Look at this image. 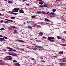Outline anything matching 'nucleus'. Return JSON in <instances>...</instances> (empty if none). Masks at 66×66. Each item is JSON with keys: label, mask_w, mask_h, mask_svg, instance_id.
<instances>
[{"label": "nucleus", "mask_w": 66, "mask_h": 66, "mask_svg": "<svg viewBox=\"0 0 66 66\" xmlns=\"http://www.w3.org/2000/svg\"><path fill=\"white\" fill-rule=\"evenodd\" d=\"M54 39V38L53 37H49L47 38V40H50V42H54V40H53Z\"/></svg>", "instance_id": "nucleus-1"}, {"label": "nucleus", "mask_w": 66, "mask_h": 66, "mask_svg": "<svg viewBox=\"0 0 66 66\" xmlns=\"http://www.w3.org/2000/svg\"><path fill=\"white\" fill-rule=\"evenodd\" d=\"M14 10H15V12H18V10H20V9L19 8H14Z\"/></svg>", "instance_id": "nucleus-2"}, {"label": "nucleus", "mask_w": 66, "mask_h": 66, "mask_svg": "<svg viewBox=\"0 0 66 66\" xmlns=\"http://www.w3.org/2000/svg\"><path fill=\"white\" fill-rule=\"evenodd\" d=\"M16 41H17V42H21V43H24V41H23L21 40H16Z\"/></svg>", "instance_id": "nucleus-3"}, {"label": "nucleus", "mask_w": 66, "mask_h": 66, "mask_svg": "<svg viewBox=\"0 0 66 66\" xmlns=\"http://www.w3.org/2000/svg\"><path fill=\"white\" fill-rule=\"evenodd\" d=\"M19 12L20 13H24V11L22 9H21L19 11Z\"/></svg>", "instance_id": "nucleus-4"}, {"label": "nucleus", "mask_w": 66, "mask_h": 66, "mask_svg": "<svg viewBox=\"0 0 66 66\" xmlns=\"http://www.w3.org/2000/svg\"><path fill=\"white\" fill-rule=\"evenodd\" d=\"M7 57H8V58H7L8 59V60H12V57L10 56H7Z\"/></svg>", "instance_id": "nucleus-5"}, {"label": "nucleus", "mask_w": 66, "mask_h": 66, "mask_svg": "<svg viewBox=\"0 0 66 66\" xmlns=\"http://www.w3.org/2000/svg\"><path fill=\"white\" fill-rule=\"evenodd\" d=\"M7 49H9V50H10L11 51H13V50L12 48H11L10 47H7Z\"/></svg>", "instance_id": "nucleus-6"}, {"label": "nucleus", "mask_w": 66, "mask_h": 66, "mask_svg": "<svg viewBox=\"0 0 66 66\" xmlns=\"http://www.w3.org/2000/svg\"><path fill=\"white\" fill-rule=\"evenodd\" d=\"M9 55H13V56H17V55L16 54H9Z\"/></svg>", "instance_id": "nucleus-7"}, {"label": "nucleus", "mask_w": 66, "mask_h": 66, "mask_svg": "<svg viewBox=\"0 0 66 66\" xmlns=\"http://www.w3.org/2000/svg\"><path fill=\"white\" fill-rule=\"evenodd\" d=\"M3 40H5V39L3 38H0V41H2V42H3Z\"/></svg>", "instance_id": "nucleus-8"}, {"label": "nucleus", "mask_w": 66, "mask_h": 66, "mask_svg": "<svg viewBox=\"0 0 66 66\" xmlns=\"http://www.w3.org/2000/svg\"><path fill=\"white\" fill-rule=\"evenodd\" d=\"M5 20H7V21H11V22H13V21L11 20H8L7 19H5Z\"/></svg>", "instance_id": "nucleus-9"}, {"label": "nucleus", "mask_w": 66, "mask_h": 66, "mask_svg": "<svg viewBox=\"0 0 66 66\" xmlns=\"http://www.w3.org/2000/svg\"><path fill=\"white\" fill-rule=\"evenodd\" d=\"M45 21H47L48 22H50V20L47 18H45Z\"/></svg>", "instance_id": "nucleus-10"}, {"label": "nucleus", "mask_w": 66, "mask_h": 66, "mask_svg": "<svg viewBox=\"0 0 66 66\" xmlns=\"http://www.w3.org/2000/svg\"><path fill=\"white\" fill-rule=\"evenodd\" d=\"M20 64L17 63H16L15 65V66H20Z\"/></svg>", "instance_id": "nucleus-11"}, {"label": "nucleus", "mask_w": 66, "mask_h": 66, "mask_svg": "<svg viewBox=\"0 0 66 66\" xmlns=\"http://www.w3.org/2000/svg\"><path fill=\"white\" fill-rule=\"evenodd\" d=\"M47 5V4H44L43 6L45 7H48V6Z\"/></svg>", "instance_id": "nucleus-12"}, {"label": "nucleus", "mask_w": 66, "mask_h": 66, "mask_svg": "<svg viewBox=\"0 0 66 66\" xmlns=\"http://www.w3.org/2000/svg\"><path fill=\"white\" fill-rule=\"evenodd\" d=\"M39 3L40 4H41V5H42V4H43V3H44V2H39Z\"/></svg>", "instance_id": "nucleus-13"}, {"label": "nucleus", "mask_w": 66, "mask_h": 66, "mask_svg": "<svg viewBox=\"0 0 66 66\" xmlns=\"http://www.w3.org/2000/svg\"><path fill=\"white\" fill-rule=\"evenodd\" d=\"M50 14H51V15H52L53 16H55V13L54 12H51L50 13Z\"/></svg>", "instance_id": "nucleus-14"}, {"label": "nucleus", "mask_w": 66, "mask_h": 66, "mask_svg": "<svg viewBox=\"0 0 66 66\" xmlns=\"http://www.w3.org/2000/svg\"><path fill=\"white\" fill-rule=\"evenodd\" d=\"M64 53V52L63 51H60L59 52V53H60V54H63V53Z\"/></svg>", "instance_id": "nucleus-15"}, {"label": "nucleus", "mask_w": 66, "mask_h": 66, "mask_svg": "<svg viewBox=\"0 0 66 66\" xmlns=\"http://www.w3.org/2000/svg\"><path fill=\"white\" fill-rule=\"evenodd\" d=\"M38 34H40L41 35V36H43V33L42 32H39L38 33Z\"/></svg>", "instance_id": "nucleus-16"}, {"label": "nucleus", "mask_w": 66, "mask_h": 66, "mask_svg": "<svg viewBox=\"0 0 66 66\" xmlns=\"http://www.w3.org/2000/svg\"><path fill=\"white\" fill-rule=\"evenodd\" d=\"M63 65V63H61L60 64V65L61 66H62Z\"/></svg>", "instance_id": "nucleus-17"}, {"label": "nucleus", "mask_w": 66, "mask_h": 66, "mask_svg": "<svg viewBox=\"0 0 66 66\" xmlns=\"http://www.w3.org/2000/svg\"><path fill=\"white\" fill-rule=\"evenodd\" d=\"M11 19H15V17H11L10 18Z\"/></svg>", "instance_id": "nucleus-18"}, {"label": "nucleus", "mask_w": 66, "mask_h": 66, "mask_svg": "<svg viewBox=\"0 0 66 66\" xmlns=\"http://www.w3.org/2000/svg\"><path fill=\"white\" fill-rule=\"evenodd\" d=\"M56 11V10L55 9H54L52 10V11L53 12H55Z\"/></svg>", "instance_id": "nucleus-19"}, {"label": "nucleus", "mask_w": 66, "mask_h": 66, "mask_svg": "<svg viewBox=\"0 0 66 66\" xmlns=\"http://www.w3.org/2000/svg\"><path fill=\"white\" fill-rule=\"evenodd\" d=\"M8 3H13V2H12V1H9Z\"/></svg>", "instance_id": "nucleus-20"}, {"label": "nucleus", "mask_w": 66, "mask_h": 66, "mask_svg": "<svg viewBox=\"0 0 66 66\" xmlns=\"http://www.w3.org/2000/svg\"><path fill=\"white\" fill-rule=\"evenodd\" d=\"M57 38H58V39H61V37L59 36H57Z\"/></svg>", "instance_id": "nucleus-21"}, {"label": "nucleus", "mask_w": 66, "mask_h": 66, "mask_svg": "<svg viewBox=\"0 0 66 66\" xmlns=\"http://www.w3.org/2000/svg\"><path fill=\"white\" fill-rule=\"evenodd\" d=\"M5 23H9V21H6L4 22Z\"/></svg>", "instance_id": "nucleus-22"}, {"label": "nucleus", "mask_w": 66, "mask_h": 66, "mask_svg": "<svg viewBox=\"0 0 66 66\" xmlns=\"http://www.w3.org/2000/svg\"><path fill=\"white\" fill-rule=\"evenodd\" d=\"M4 61H7L8 60V59L7 58H4Z\"/></svg>", "instance_id": "nucleus-23"}, {"label": "nucleus", "mask_w": 66, "mask_h": 66, "mask_svg": "<svg viewBox=\"0 0 66 66\" xmlns=\"http://www.w3.org/2000/svg\"><path fill=\"white\" fill-rule=\"evenodd\" d=\"M35 17V15L32 16H31V18H34Z\"/></svg>", "instance_id": "nucleus-24"}, {"label": "nucleus", "mask_w": 66, "mask_h": 66, "mask_svg": "<svg viewBox=\"0 0 66 66\" xmlns=\"http://www.w3.org/2000/svg\"><path fill=\"white\" fill-rule=\"evenodd\" d=\"M3 64H4V63L2 62H0V65H3Z\"/></svg>", "instance_id": "nucleus-25"}, {"label": "nucleus", "mask_w": 66, "mask_h": 66, "mask_svg": "<svg viewBox=\"0 0 66 66\" xmlns=\"http://www.w3.org/2000/svg\"><path fill=\"white\" fill-rule=\"evenodd\" d=\"M19 50H21V51H24V50L22 48L20 49Z\"/></svg>", "instance_id": "nucleus-26"}, {"label": "nucleus", "mask_w": 66, "mask_h": 66, "mask_svg": "<svg viewBox=\"0 0 66 66\" xmlns=\"http://www.w3.org/2000/svg\"><path fill=\"white\" fill-rule=\"evenodd\" d=\"M3 38H5V39H7V38L5 36Z\"/></svg>", "instance_id": "nucleus-27"}, {"label": "nucleus", "mask_w": 66, "mask_h": 66, "mask_svg": "<svg viewBox=\"0 0 66 66\" xmlns=\"http://www.w3.org/2000/svg\"><path fill=\"white\" fill-rule=\"evenodd\" d=\"M36 47H38V48H42L43 47L41 46H35Z\"/></svg>", "instance_id": "nucleus-28"}, {"label": "nucleus", "mask_w": 66, "mask_h": 66, "mask_svg": "<svg viewBox=\"0 0 66 66\" xmlns=\"http://www.w3.org/2000/svg\"><path fill=\"white\" fill-rule=\"evenodd\" d=\"M40 27H41L39 25L37 26V28L38 29V28H40Z\"/></svg>", "instance_id": "nucleus-29"}, {"label": "nucleus", "mask_w": 66, "mask_h": 66, "mask_svg": "<svg viewBox=\"0 0 66 66\" xmlns=\"http://www.w3.org/2000/svg\"><path fill=\"white\" fill-rule=\"evenodd\" d=\"M14 33H16V32L17 31V30H14Z\"/></svg>", "instance_id": "nucleus-30"}, {"label": "nucleus", "mask_w": 66, "mask_h": 66, "mask_svg": "<svg viewBox=\"0 0 66 66\" xmlns=\"http://www.w3.org/2000/svg\"><path fill=\"white\" fill-rule=\"evenodd\" d=\"M28 28L29 29H32V28L30 26H28Z\"/></svg>", "instance_id": "nucleus-31"}, {"label": "nucleus", "mask_w": 66, "mask_h": 66, "mask_svg": "<svg viewBox=\"0 0 66 66\" xmlns=\"http://www.w3.org/2000/svg\"><path fill=\"white\" fill-rule=\"evenodd\" d=\"M11 27H12V28H16V27L15 26H11Z\"/></svg>", "instance_id": "nucleus-32"}, {"label": "nucleus", "mask_w": 66, "mask_h": 66, "mask_svg": "<svg viewBox=\"0 0 66 66\" xmlns=\"http://www.w3.org/2000/svg\"><path fill=\"white\" fill-rule=\"evenodd\" d=\"M36 41L37 42H41V41L40 40H36Z\"/></svg>", "instance_id": "nucleus-33"}, {"label": "nucleus", "mask_w": 66, "mask_h": 66, "mask_svg": "<svg viewBox=\"0 0 66 66\" xmlns=\"http://www.w3.org/2000/svg\"><path fill=\"white\" fill-rule=\"evenodd\" d=\"M4 28H1L0 30L1 31H2L3 30H4Z\"/></svg>", "instance_id": "nucleus-34"}, {"label": "nucleus", "mask_w": 66, "mask_h": 66, "mask_svg": "<svg viewBox=\"0 0 66 66\" xmlns=\"http://www.w3.org/2000/svg\"><path fill=\"white\" fill-rule=\"evenodd\" d=\"M40 7H44V6L40 5Z\"/></svg>", "instance_id": "nucleus-35"}, {"label": "nucleus", "mask_w": 66, "mask_h": 66, "mask_svg": "<svg viewBox=\"0 0 66 66\" xmlns=\"http://www.w3.org/2000/svg\"><path fill=\"white\" fill-rule=\"evenodd\" d=\"M11 14H13V15L14 14V13H13V12H11L10 13Z\"/></svg>", "instance_id": "nucleus-36"}, {"label": "nucleus", "mask_w": 66, "mask_h": 66, "mask_svg": "<svg viewBox=\"0 0 66 66\" xmlns=\"http://www.w3.org/2000/svg\"><path fill=\"white\" fill-rule=\"evenodd\" d=\"M3 51H6V49H3Z\"/></svg>", "instance_id": "nucleus-37"}, {"label": "nucleus", "mask_w": 66, "mask_h": 66, "mask_svg": "<svg viewBox=\"0 0 66 66\" xmlns=\"http://www.w3.org/2000/svg\"><path fill=\"white\" fill-rule=\"evenodd\" d=\"M8 29L9 30H12V28H8Z\"/></svg>", "instance_id": "nucleus-38"}, {"label": "nucleus", "mask_w": 66, "mask_h": 66, "mask_svg": "<svg viewBox=\"0 0 66 66\" xmlns=\"http://www.w3.org/2000/svg\"><path fill=\"white\" fill-rule=\"evenodd\" d=\"M18 14V13H14V15H17Z\"/></svg>", "instance_id": "nucleus-39"}, {"label": "nucleus", "mask_w": 66, "mask_h": 66, "mask_svg": "<svg viewBox=\"0 0 66 66\" xmlns=\"http://www.w3.org/2000/svg\"><path fill=\"white\" fill-rule=\"evenodd\" d=\"M36 1H41V2H42V1H43L42 0H36Z\"/></svg>", "instance_id": "nucleus-40"}, {"label": "nucleus", "mask_w": 66, "mask_h": 66, "mask_svg": "<svg viewBox=\"0 0 66 66\" xmlns=\"http://www.w3.org/2000/svg\"><path fill=\"white\" fill-rule=\"evenodd\" d=\"M33 49L34 50H36V49H37V48H34Z\"/></svg>", "instance_id": "nucleus-41"}, {"label": "nucleus", "mask_w": 66, "mask_h": 66, "mask_svg": "<svg viewBox=\"0 0 66 66\" xmlns=\"http://www.w3.org/2000/svg\"><path fill=\"white\" fill-rule=\"evenodd\" d=\"M13 51H14V52H15V51H16V50H13Z\"/></svg>", "instance_id": "nucleus-42"}, {"label": "nucleus", "mask_w": 66, "mask_h": 66, "mask_svg": "<svg viewBox=\"0 0 66 66\" xmlns=\"http://www.w3.org/2000/svg\"><path fill=\"white\" fill-rule=\"evenodd\" d=\"M13 62H14L15 63L16 62H17V61H16V60H13Z\"/></svg>", "instance_id": "nucleus-43"}, {"label": "nucleus", "mask_w": 66, "mask_h": 66, "mask_svg": "<svg viewBox=\"0 0 66 66\" xmlns=\"http://www.w3.org/2000/svg\"><path fill=\"white\" fill-rule=\"evenodd\" d=\"M54 57H57V56H54Z\"/></svg>", "instance_id": "nucleus-44"}, {"label": "nucleus", "mask_w": 66, "mask_h": 66, "mask_svg": "<svg viewBox=\"0 0 66 66\" xmlns=\"http://www.w3.org/2000/svg\"><path fill=\"white\" fill-rule=\"evenodd\" d=\"M42 13L43 14H46V12H43Z\"/></svg>", "instance_id": "nucleus-45"}, {"label": "nucleus", "mask_w": 66, "mask_h": 66, "mask_svg": "<svg viewBox=\"0 0 66 66\" xmlns=\"http://www.w3.org/2000/svg\"><path fill=\"white\" fill-rule=\"evenodd\" d=\"M12 12H16L15 11V10H12Z\"/></svg>", "instance_id": "nucleus-46"}, {"label": "nucleus", "mask_w": 66, "mask_h": 66, "mask_svg": "<svg viewBox=\"0 0 66 66\" xmlns=\"http://www.w3.org/2000/svg\"><path fill=\"white\" fill-rule=\"evenodd\" d=\"M23 24L24 25H25V24H26V23L25 22H24L23 23Z\"/></svg>", "instance_id": "nucleus-47"}, {"label": "nucleus", "mask_w": 66, "mask_h": 66, "mask_svg": "<svg viewBox=\"0 0 66 66\" xmlns=\"http://www.w3.org/2000/svg\"><path fill=\"white\" fill-rule=\"evenodd\" d=\"M37 13H41L40 12L37 11Z\"/></svg>", "instance_id": "nucleus-48"}, {"label": "nucleus", "mask_w": 66, "mask_h": 66, "mask_svg": "<svg viewBox=\"0 0 66 66\" xmlns=\"http://www.w3.org/2000/svg\"><path fill=\"white\" fill-rule=\"evenodd\" d=\"M3 20H2L0 22H1V23H2V22H3Z\"/></svg>", "instance_id": "nucleus-49"}, {"label": "nucleus", "mask_w": 66, "mask_h": 66, "mask_svg": "<svg viewBox=\"0 0 66 66\" xmlns=\"http://www.w3.org/2000/svg\"><path fill=\"white\" fill-rule=\"evenodd\" d=\"M0 37H3V36L0 35Z\"/></svg>", "instance_id": "nucleus-50"}, {"label": "nucleus", "mask_w": 66, "mask_h": 66, "mask_svg": "<svg viewBox=\"0 0 66 66\" xmlns=\"http://www.w3.org/2000/svg\"><path fill=\"white\" fill-rule=\"evenodd\" d=\"M11 11H9V12H8V13H9H9H11Z\"/></svg>", "instance_id": "nucleus-51"}, {"label": "nucleus", "mask_w": 66, "mask_h": 66, "mask_svg": "<svg viewBox=\"0 0 66 66\" xmlns=\"http://www.w3.org/2000/svg\"><path fill=\"white\" fill-rule=\"evenodd\" d=\"M31 59H32V60H34V59L33 58H31Z\"/></svg>", "instance_id": "nucleus-52"}, {"label": "nucleus", "mask_w": 66, "mask_h": 66, "mask_svg": "<svg viewBox=\"0 0 66 66\" xmlns=\"http://www.w3.org/2000/svg\"><path fill=\"white\" fill-rule=\"evenodd\" d=\"M43 38H44L45 39L46 38V37H43Z\"/></svg>", "instance_id": "nucleus-53"}, {"label": "nucleus", "mask_w": 66, "mask_h": 66, "mask_svg": "<svg viewBox=\"0 0 66 66\" xmlns=\"http://www.w3.org/2000/svg\"><path fill=\"white\" fill-rule=\"evenodd\" d=\"M64 33L65 34H66V31H64Z\"/></svg>", "instance_id": "nucleus-54"}, {"label": "nucleus", "mask_w": 66, "mask_h": 66, "mask_svg": "<svg viewBox=\"0 0 66 66\" xmlns=\"http://www.w3.org/2000/svg\"><path fill=\"white\" fill-rule=\"evenodd\" d=\"M26 5H27V6H29V4H26Z\"/></svg>", "instance_id": "nucleus-55"}, {"label": "nucleus", "mask_w": 66, "mask_h": 66, "mask_svg": "<svg viewBox=\"0 0 66 66\" xmlns=\"http://www.w3.org/2000/svg\"><path fill=\"white\" fill-rule=\"evenodd\" d=\"M46 14H49V12H47L46 13Z\"/></svg>", "instance_id": "nucleus-56"}, {"label": "nucleus", "mask_w": 66, "mask_h": 66, "mask_svg": "<svg viewBox=\"0 0 66 66\" xmlns=\"http://www.w3.org/2000/svg\"><path fill=\"white\" fill-rule=\"evenodd\" d=\"M4 10H5V9H2V11H4Z\"/></svg>", "instance_id": "nucleus-57"}, {"label": "nucleus", "mask_w": 66, "mask_h": 66, "mask_svg": "<svg viewBox=\"0 0 66 66\" xmlns=\"http://www.w3.org/2000/svg\"><path fill=\"white\" fill-rule=\"evenodd\" d=\"M64 40V39H61V40Z\"/></svg>", "instance_id": "nucleus-58"}, {"label": "nucleus", "mask_w": 66, "mask_h": 66, "mask_svg": "<svg viewBox=\"0 0 66 66\" xmlns=\"http://www.w3.org/2000/svg\"><path fill=\"white\" fill-rule=\"evenodd\" d=\"M23 1H27V0H23Z\"/></svg>", "instance_id": "nucleus-59"}, {"label": "nucleus", "mask_w": 66, "mask_h": 66, "mask_svg": "<svg viewBox=\"0 0 66 66\" xmlns=\"http://www.w3.org/2000/svg\"><path fill=\"white\" fill-rule=\"evenodd\" d=\"M5 1H7V0H4Z\"/></svg>", "instance_id": "nucleus-60"}, {"label": "nucleus", "mask_w": 66, "mask_h": 66, "mask_svg": "<svg viewBox=\"0 0 66 66\" xmlns=\"http://www.w3.org/2000/svg\"><path fill=\"white\" fill-rule=\"evenodd\" d=\"M0 16H2V14L0 13Z\"/></svg>", "instance_id": "nucleus-61"}, {"label": "nucleus", "mask_w": 66, "mask_h": 66, "mask_svg": "<svg viewBox=\"0 0 66 66\" xmlns=\"http://www.w3.org/2000/svg\"><path fill=\"white\" fill-rule=\"evenodd\" d=\"M8 51L11 52V51L10 50H8Z\"/></svg>", "instance_id": "nucleus-62"}, {"label": "nucleus", "mask_w": 66, "mask_h": 66, "mask_svg": "<svg viewBox=\"0 0 66 66\" xmlns=\"http://www.w3.org/2000/svg\"><path fill=\"white\" fill-rule=\"evenodd\" d=\"M40 59H43V57H41Z\"/></svg>", "instance_id": "nucleus-63"}, {"label": "nucleus", "mask_w": 66, "mask_h": 66, "mask_svg": "<svg viewBox=\"0 0 66 66\" xmlns=\"http://www.w3.org/2000/svg\"><path fill=\"white\" fill-rule=\"evenodd\" d=\"M2 62V60H0V62Z\"/></svg>", "instance_id": "nucleus-64"}]
</instances>
